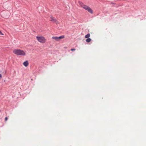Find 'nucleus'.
<instances>
[{"label": "nucleus", "instance_id": "obj_1", "mask_svg": "<svg viewBox=\"0 0 146 146\" xmlns=\"http://www.w3.org/2000/svg\"><path fill=\"white\" fill-rule=\"evenodd\" d=\"M13 53L17 55L25 56L26 53L23 50L19 49H15L13 51Z\"/></svg>", "mask_w": 146, "mask_h": 146}, {"label": "nucleus", "instance_id": "obj_2", "mask_svg": "<svg viewBox=\"0 0 146 146\" xmlns=\"http://www.w3.org/2000/svg\"><path fill=\"white\" fill-rule=\"evenodd\" d=\"M36 38L38 41L41 43L44 44L46 42V39L45 37L43 36H37Z\"/></svg>", "mask_w": 146, "mask_h": 146}, {"label": "nucleus", "instance_id": "obj_3", "mask_svg": "<svg viewBox=\"0 0 146 146\" xmlns=\"http://www.w3.org/2000/svg\"><path fill=\"white\" fill-rule=\"evenodd\" d=\"M80 6L82 7L83 9L87 11L90 13L92 14L93 13V10L92 9L89 7L85 5L83 3H80Z\"/></svg>", "mask_w": 146, "mask_h": 146}, {"label": "nucleus", "instance_id": "obj_4", "mask_svg": "<svg viewBox=\"0 0 146 146\" xmlns=\"http://www.w3.org/2000/svg\"><path fill=\"white\" fill-rule=\"evenodd\" d=\"M64 36L62 35L58 37L56 36H53L52 37V38L56 41H59L60 40L64 38Z\"/></svg>", "mask_w": 146, "mask_h": 146}, {"label": "nucleus", "instance_id": "obj_5", "mask_svg": "<svg viewBox=\"0 0 146 146\" xmlns=\"http://www.w3.org/2000/svg\"><path fill=\"white\" fill-rule=\"evenodd\" d=\"M50 20L53 22V23H58V22L57 21L56 19L52 16H51L50 17Z\"/></svg>", "mask_w": 146, "mask_h": 146}, {"label": "nucleus", "instance_id": "obj_6", "mask_svg": "<svg viewBox=\"0 0 146 146\" xmlns=\"http://www.w3.org/2000/svg\"><path fill=\"white\" fill-rule=\"evenodd\" d=\"M23 65L25 67H27L29 65L28 62L27 60L24 62L23 63Z\"/></svg>", "mask_w": 146, "mask_h": 146}, {"label": "nucleus", "instance_id": "obj_7", "mask_svg": "<svg viewBox=\"0 0 146 146\" xmlns=\"http://www.w3.org/2000/svg\"><path fill=\"white\" fill-rule=\"evenodd\" d=\"M90 36V35L89 33L87 35L85 36V37L86 38H89Z\"/></svg>", "mask_w": 146, "mask_h": 146}, {"label": "nucleus", "instance_id": "obj_8", "mask_svg": "<svg viewBox=\"0 0 146 146\" xmlns=\"http://www.w3.org/2000/svg\"><path fill=\"white\" fill-rule=\"evenodd\" d=\"M91 39L90 38H88L86 40V41L88 42H90L91 41Z\"/></svg>", "mask_w": 146, "mask_h": 146}, {"label": "nucleus", "instance_id": "obj_9", "mask_svg": "<svg viewBox=\"0 0 146 146\" xmlns=\"http://www.w3.org/2000/svg\"><path fill=\"white\" fill-rule=\"evenodd\" d=\"M71 51H74L75 50V48H72L71 49Z\"/></svg>", "mask_w": 146, "mask_h": 146}, {"label": "nucleus", "instance_id": "obj_10", "mask_svg": "<svg viewBox=\"0 0 146 146\" xmlns=\"http://www.w3.org/2000/svg\"><path fill=\"white\" fill-rule=\"evenodd\" d=\"M8 119V118L7 117H6L5 118V121H6Z\"/></svg>", "mask_w": 146, "mask_h": 146}, {"label": "nucleus", "instance_id": "obj_11", "mask_svg": "<svg viewBox=\"0 0 146 146\" xmlns=\"http://www.w3.org/2000/svg\"><path fill=\"white\" fill-rule=\"evenodd\" d=\"M0 35H3V34L1 31H0Z\"/></svg>", "mask_w": 146, "mask_h": 146}, {"label": "nucleus", "instance_id": "obj_12", "mask_svg": "<svg viewBox=\"0 0 146 146\" xmlns=\"http://www.w3.org/2000/svg\"><path fill=\"white\" fill-rule=\"evenodd\" d=\"M2 77V75H1L0 74V79H1Z\"/></svg>", "mask_w": 146, "mask_h": 146}]
</instances>
